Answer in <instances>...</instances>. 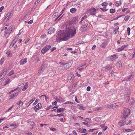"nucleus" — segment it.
<instances>
[{
  "label": "nucleus",
  "mask_w": 135,
  "mask_h": 135,
  "mask_svg": "<svg viewBox=\"0 0 135 135\" xmlns=\"http://www.w3.org/2000/svg\"><path fill=\"white\" fill-rule=\"evenodd\" d=\"M76 33V30L73 27H66L65 29L59 31L56 35V40L58 42L61 41H66L75 36Z\"/></svg>",
  "instance_id": "f257e3e1"
},
{
  "label": "nucleus",
  "mask_w": 135,
  "mask_h": 135,
  "mask_svg": "<svg viewBox=\"0 0 135 135\" xmlns=\"http://www.w3.org/2000/svg\"><path fill=\"white\" fill-rule=\"evenodd\" d=\"M124 118L125 119L129 115L130 113V110L128 108H124L123 112Z\"/></svg>",
  "instance_id": "f03ea898"
},
{
  "label": "nucleus",
  "mask_w": 135,
  "mask_h": 135,
  "mask_svg": "<svg viewBox=\"0 0 135 135\" xmlns=\"http://www.w3.org/2000/svg\"><path fill=\"white\" fill-rule=\"evenodd\" d=\"M97 12L96 10L94 8H91L87 9L86 12L90 15H94Z\"/></svg>",
  "instance_id": "7ed1b4c3"
},
{
  "label": "nucleus",
  "mask_w": 135,
  "mask_h": 135,
  "mask_svg": "<svg viewBox=\"0 0 135 135\" xmlns=\"http://www.w3.org/2000/svg\"><path fill=\"white\" fill-rule=\"evenodd\" d=\"M14 27L13 26H11L9 28L4 31V36H6L8 34V35H9L11 34V31H12L13 28H14Z\"/></svg>",
  "instance_id": "20e7f679"
},
{
  "label": "nucleus",
  "mask_w": 135,
  "mask_h": 135,
  "mask_svg": "<svg viewBox=\"0 0 135 135\" xmlns=\"http://www.w3.org/2000/svg\"><path fill=\"white\" fill-rule=\"evenodd\" d=\"M46 68V66L45 64L43 65L41 67L39 68L38 71V74H41L44 71V70Z\"/></svg>",
  "instance_id": "39448f33"
},
{
  "label": "nucleus",
  "mask_w": 135,
  "mask_h": 135,
  "mask_svg": "<svg viewBox=\"0 0 135 135\" xmlns=\"http://www.w3.org/2000/svg\"><path fill=\"white\" fill-rule=\"evenodd\" d=\"M62 69L65 70L67 69H68L71 66V65L70 64H69V63L65 64L62 63Z\"/></svg>",
  "instance_id": "423d86ee"
},
{
  "label": "nucleus",
  "mask_w": 135,
  "mask_h": 135,
  "mask_svg": "<svg viewBox=\"0 0 135 135\" xmlns=\"http://www.w3.org/2000/svg\"><path fill=\"white\" fill-rule=\"evenodd\" d=\"M133 76L132 75H131L130 76L129 78L126 79L125 80H123L122 81V83L123 84H124L126 85H128V84L129 83L130 79L132 78Z\"/></svg>",
  "instance_id": "0eeeda50"
},
{
  "label": "nucleus",
  "mask_w": 135,
  "mask_h": 135,
  "mask_svg": "<svg viewBox=\"0 0 135 135\" xmlns=\"http://www.w3.org/2000/svg\"><path fill=\"white\" fill-rule=\"evenodd\" d=\"M51 47V46L50 45H46L41 50V52L43 54L45 53Z\"/></svg>",
  "instance_id": "6e6552de"
},
{
  "label": "nucleus",
  "mask_w": 135,
  "mask_h": 135,
  "mask_svg": "<svg viewBox=\"0 0 135 135\" xmlns=\"http://www.w3.org/2000/svg\"><path fill=\"white\" fill-rule=\"evenodd\" d=\"M74 75L72 74H70L68 76V79L69 81L70 82H73V80L74 79Z\"/></svg>",
  "instance_id": "1a4fd4ad"
},
{
  "label": "nucleus",
  "mask_w": 135,
  "mask_h": 135,
  "mask_svg": "<svg viewBox=\"0 0 135 135\" xmlns=\"http://www.w3.org/2000/svg\"><path fill=\"white\" fill-rule=\"evenodd\" d=\"M27 61V59L25 58L22 59L20 61L21 65H23L26 64Z\"/></svg>",
  "instance_id": "9d476101"
},
{
  "label": "nucleus",
  "mask_w": 135,
  "mask_h": 135,
  "mask_svg": "<svg viewBox=\"0 0 135 135\" xmlns=\"http://www.w3.org/2000/svg\"><path fill=\"white\" fill-rule=\"evenodd\" d=\"M42 105L40 103H38V104L34 107V109L35 112H37V111L40 109Z\"/></svg>",
  "instance_id": "9b49d317"
},
{
  "label": "nucleus",
  "mask_w": 135,
  "mask_h": 135,
  "mask_svg": "<svg viewBox=\"0 0 135 135\" xmlns=\"http://www.w3.org/2000/svg\"><path fill=\"white\" fill-rule=\"evenodd\" d=\"M10 79L7 78H5L3 81V85H5L9 83Z\"/></svg>",
  "instance_id": "f8f14e48"
},
{
  "label": "nucleus",
  "mask_w": 135,
  "mask_h": 135,
  "mask_svg": "<svg viewBox=\"0 0 135 135\" xmlns=\"http://www.w3.org/2000/svg\"><path fill=\"white\" fill-rule=\"evenodd\" d=\"M55 31V29L54 28L51 27L48 30V32L49 34H51L54 33Z\"/></svg>",
  "instance_id": "ddd939ff"
},
{
  "label": "nucleus",
  "mask_w": 135,
  "mask_h": 135,
  "mask_svg": "<svg viewBox=\"0 0 135 135\" xmlns=\"http://www.w3.org/2000/svg\"><path fill=\"white\" fill-rule=\"evenodd\" d=\"M118 58V56L117 55H113V56H111L110 57V60L112 61H113Z\"/></svg>",
  "instance_id": "4468645a"
},
{
  "label": "nucleus",
  "mask_w": 135,
  "mask_h": 135,
  "mask_svg": "<svg viewBox=\"0 0 135 135\" xmlns=\"http://www.w3.org/2000/svg\"><path fill=\"white\" fill-rule=\"evenodd\" d=\"M19 124L18 123H13L9 125V127H13L14 128H16L18 127Z\"/></svg>",
  "instance_id": "2eb2a0df"
},
{
  "label": "nucleus",
  "mask_w": 135,
  "mask_h": 135,
  "mask_svg": "<svg viewBox=\"0 0 135 135\" xmlns=\"http://www.w3.org/2000/svg\"><path fill=\"white\" fill-rule=\"evenodd\" d=\"M108 42L106 41H104L102 43L101 46L103 48H104L107 45Z\"/></svg>",
  "instance_id": "dca6fc26"
},
{
  "label": "nucleus",
  "mask_w": 135,
  "mask_h": 135,
  "mask_svg": "<svg viewBox=\"0 0 135 135\" xmlns=\"http://www.w3.org/2000/svg\"><path fill=\"white\" fill-rule=\"evenodd\" d=\"M27 123H28V124L30 125V126H31L29 127L30 128H33L34 127L33 126L34 124L33 122L32 123L31 121H30L29 120H27Z\"/></svg>",
  "instance_id": "f3484780"
},
{
  "label": "nucleus",
  "mask_w": 135,
  "mask_h": 135,
  "mask_svg": "<svg viewBox=\"0 0 135 135\" xmlns=\"http://www.w3.org/2000/svg\"><path fill=\"white\" fill-rule=\"evenodd\" d=\"M18 94V92H17L16 93H15L14 94H11L9 96L10 97V98H12L16 96Z\"/></svg>",
  "instance_id": "a211bd4d"
},
{
  "label": "nucleus",
  "mask_w": 135,
  "mask_h": 135,
  "mask_svg": "<svg viewBox=\"0 0 135 135\" xmlns=\"http://www.w3.org/2000/svg\"><path fill=\"white\" fill-rule=\"evenodd\" d=\"M124 99V100L126 102H128L130 99L129 95H125Z\"/></svg>",
  "instance_id": "6ab92c4d"
},
{
  "label": "nucleus",
  "mask_w": 135,
  "mask_h": 135,
  "mask_svg": "<svg viewBox=\"0 0 135 135\" xmlns=\"http://www.w3.org/2000/svg\"><path fill=\"white\" fill-rule=\"evenodd\" d=\"M12 15V13L11 12H9L7 14L6 16V18L7 19H8L9 18L11 17V16Z\"/></svg>",
  "instance_id": "aec40b11"
},
{
  "label": "nucleus",
  "mask_w": 135,
  "mask_h": 135,
  "mask_svg": "<svg viewBox=\"0 0 135 135\" xmlns=\"http://www.w3.org/2000/svg\"><path fill=\"white\" fill-rule=\"evenodd\" d=\"M125 124H126V122L125 121H123V120L120 121L118 122V124L120 126H123Z\"/></svg>",
  "instance_id": "412c9836"
},
{
  "label": "nucleus",
  "mask_w": 135,
  "mask_h": 135,
  "mask_svg": "<svg viewBox=\"0 0 135 135\" xmlns=\"http://www.w3.org/2000/svg\"><path fill=\"white\" fill-rule=\"evenodd\" d=\"M126 93H127L126 95H129L131 93L130 90L128 88H126Z\"/></svg>",
  "instance_id": "4be33fe9"
},
{
  "label": "nucleus",
  "mask_w": 135,
  "mask_h": 135,
  "mask_svg": "<svg viewBox=\"0 0 135 135\" xmlns=\"http://www.w3.org/2000/svg\"><path fill=\"white\" fill-rule=\"evenodd\" d=\"M65 109V108H60L59 109H57L56 110V112L59 113L60 112H63L64 111V110Z\"/></svg>",
  "instance_id": "5701e85b"
},
{
  "label": "nucleus",
  "mask_w": 135,
  "mask_h": 135,
  "mask_svg": "<svg viewBox=\"0 0 135 135\" xmlns=\"http://www.w3.org/2000/svg\"><path fill=\"white\" fill-rule=\"evenodd\" d=\"M79 131L81 133H85L86 132V130L85 129H81L80 128Z\"/></svg>",
  "instance_id": "b1692460"
},
{
  "label": "nucleus",
  "mask_w": 135,
  "mask_h": 135,
  "mask_svg": "<svg viewBox=\"0 0 135 135\" xmlns=\"http://www.w3.org/2000/svg\"><path fill=\"white\" fill-rule=\"evenodd\" d=\"M102 6L104 8H106V6L108 5V3L107 2H103L102 4Z\"/></svg>",
  "instance_id": "393cba45"
},
{
  "label": "nucleus",
  "mask_w": 135,
  "mask_h": 135,
  "mask_svg": "<svg viewBox=\"0 0 135 135\" xmlns=\"http://www.w3.org/2000/svg\"><path fill=\"white\" fill-rule=\"evenodd\" d=\"M14 73V71L12 70L10 71L7 74L8 76H9L12 75Z\"/></svg>",
  "instance_id": "a878e982"
},
{
  "label": "nucleus",
  "mask_w": 135,
  "mask_h": 135,
  "mask_svg": "<svg viewBox=\"0 0 135 135\" xmlns=\"http://www.w3.org/2000/svg\"><path fill=\"white\" fill-rule=\"evenodd\" d=\"M102 109H103V108L101 107H98L97 108H95V111H98L99 110H101Z\"/></svg>",
  "instance_id": "bb28decb"
},
{
  "label": "nucleus",
  "mask_w": 135,
  "mask_h": 135,
  "mask_svg": "<svg viewBox=\"0 0 135 135\" xmlns=\"http://www.w3.org/2000/svg\"><path fill=\"white\" fill-rule=\"evenodd\" d=\"M76 9L75 8H72L70 9V12L71 13H74L75 12Z\"/></svg>",
  "instance_id": "cd10ccee"
},
{
  "label": "nucleus",
  "mask_w": 135,
  "mask_h": 135,
  "mask_svg": "<svg viewBox=\"0 0 135 135\" xmlns=\"http://www.w3.org/2000/svg\"><path fill=\"white\" fill-rule=\"evenodd\" d=\"M87 18L86 16H84V17H83L81 19V20L79 22V23H81L82 22V21L83 20Z\"/></svg>",
  "instance_id": "c85d7f7f"
},
{
  "label": "nucleus",
  "mask_w": 135,
  "mask_h": 135,
  "mask_svg": "<svg viewBox=\"0 0 135 135\" xmlns=\"http://www.w3.org/2000/svg\"><path fill=\"white\" fill-rule=\"evenodd\" d=\"M115 12V10L114 9H110V13H113Z\"/></svg>",
  "instance_id": "c756f323"
},
{
  "label": "nucleus",
  "mask_w": 135,
  "mask_h": 135,
  "mask_svg": "<svg viewBox=\"0 0 135 135\" xmlns=\"http://www.w3.org/2000/svg\"><path fill=\"white\" fill-rule=\"evenodd\" d=\"M91 120L89 118H86L84 120V121L87 122L89 123L91 121Z\"/></svg>",
  "instance_id": "7c9ffc66"
},
{
  "label": "nucleus",
  "mask_w": 135,
  "mask_h": 135,
  "mask_svg": "<svg viewBox=\"0 0 135 135\" xmlns=\"http://www.w3.org/2000/svg\"><path fill=\"white\" fill-rule=\"evenodd\" d=\"M46 35L45 34H44L41 35V38L42 39H44L46 37Z\"/></svg>",
  "instance_id": "2f4dec72"
},
{
  "label": "nucleus",
  "mask_w": 135,
  "mask_h": 135,
  "mask_svg": "<svg viewBox=\"0 0 135 135\" xmlns=\"http://www.w3.org/2000/svg\"><path fill=\"white\" fill-rule=\"evenodd\" d=\"M105 68L108 70H110L111 69V68L110 66L109 65H108L105 66Z\"/></svg>",
  "instance_id": "473e14b6"
},
{
  "label": "nucleus",
  "mask_w": 135,
  "mask_h": 135,
  "mask_svg": "<svg viewBox=\"0 0 135 135\" xmlns=\"http://www.w3.org/2000/svg\"><path fill=\"white\" fill-rule=\"evenodd\" d=\"M130 18V16H126L124 18V20L126 21H127Z\"/></svg>",
  "instance_id": "72a5a7b5"
},
{
  "label": "nucleus",
  "mask_w": 135,
  "mask_h": 135,
  "mask_svg": "<svg viewBox=\"0 0 135 135\" xmlns=\"http://www.w3.org/2000/svg\"><path fill=\"white\" fill-rule=\"evenodd\" d=\"M125 48L123 46H122L120 48H119L118 49V51H122Z\"/></svg>",
  "instance_id": "f704fd0d"
},
{
  "label": "nucleus",
  "mask_w": 135,
  "mask_h": 135,
  "mask_svg": "<svg viewBox=\"0 0 135 135\" xmlns=\"http://www.w3.org/2000/svg\"><path fill=\"white\" fill-rule=\"evenodd\" d=\"M107 107V108L109 109L113 108L112 104L110 105H108Z\"/></svg>",
  "instance_id": "c9c22d12"
},
{
  "label": "nucleus",
  "mask_w": 135,
  "mask_h": 135,
  "mask_svg": "<svg viewBox=\"0 0 135 135\" xmlns=\"http://www.w3.org/2000/svg\"><path fill=\"white\" fill-rule=\"evenodd\" d=\"M127 31L128 32V35H130V28L129 27H128L127 28Z\"/></svg>",
  "instance_id": "e433bc0d"
},
{
  "label": "nucleus",
  "mask_w": 135,
  "mask_h": 135,
  "mask_svg": "<svg viewBox=\"0 0 135 135\" xmlns=\"http://www.w3.org/2000/svg\"><path fill=\"white\" fill-rule=\"evenodd\" d=\"M16 42V41L13 40L12 42V43H11L10 47H11V46H12V47L15 44V43Z\"/></svg>",
  "instance_id": "4c0bfd02"
},
{
  "label": "nucleus",
  "mask_w": 135,
  "mask_h": 135,
  "mask_svg": "<svg viewBox=\"0 0 135 135\" xmlns=\"http://www.w3.org/2000/svg\"><path fill=\"white\" fill-rule=\"evenodd\" d=\"M11 52L9 50H7L6 52V54L8 55V57H9L10 56V54Z\"/></svg>",
  "instance_id": "58836bf2"
},
{
  "label": "nucleus",
  "mask_w": 135,
  "mask_h": 135,
  "mask_svg": "<svg viewBox=\"0 0 135 135\" xmlns=\"http://www.w3.org/2000/svg\"><path fill=\"white\" fill-rule=\"evenodd\" d=\"M87 27L88 28V26L85 25H83L81 26V28H85V27Z\"/></svg>",
  "instance_id": "ea45409f"
},
{
  "label": "nucleus",
  "mask_w": 135,
  "mask_h": 135,
  "mask_svg": "<svg viewBox=\"0 0 135 135\" xmlns=\"http://www.w3.org/2000/svg\"><path fill=\"white\" fill-rule=\"evenodd\" d=\"M39 61V59L38 57H36L35 60V61L36 62H37L38 61Z\"/></svg>",
  "instance_id": "a19ab883"
},
{
  "label": "nucleus",
  "mask_w": 135,
  "mask_h": 135,
  "mask_svg": "<svg viewBox=\"0 0 135 135\" xmlns=\"http://www.w3.org/2000/svg\"><path fill=\"white\" fill-rule=\"evenodd\" d=\"M4 77V75H3V74L1 73L0 74V80L1 79H2V78H3Z\"/></svg>",
  "instance_id": "79ce46f5"
},
{
  "label": "nucleus",
  "mask_w": 135,
  "mask_h": 135,
  "mask_svg": "<svg viewBox=\"0 0 135 135\" xmlns=\"http://www.w3.org/2000/svg\"><path fill=\"white\" fill-rule=\"evenodd\" d=\"M27 88V86H24L22 90L23 91L25 90Z\"/></svg>",
  "instance_id": "37998d69"
},
{
  "label": "nucleus",
  "mask_w": 135,
  "mask_h": 135,
  "mask_svg": "<svg viewBox=\"0 0 135 135\" xmlns=\"http://www.w3.org/2000/svg\"><path fill=\"white\" fill-rule=\"evenodd\" d=\"M100 9L103 12H106L108 10V9H104V8H100Z\"/></svg>",
  "instance_id": "c03bdc74"
},
{
  "label": "nucleus",
  "mask_w": 135,
  "mask_h": 135,
  "mask_svg": "<svg viewBox=\"0 0 135 135\" xmlns=\"http://www.w3.org/2000/svg\"><path fill=\"white\" fill-rule=\"evenodd\" d=\"M4 59L3 58H2L1 60L0 63L1 64H3V63L4 62Z\"/></svg>",
  "instance_id": "a18cd8bd"
},
{
  "label": "nucleus",
  "mask_w": 135,
  "mask_h": 135,
  "mask_svg": "<svg viewBox=\"0 0 135 135\" xmlns=\"http://www.w3.org/2000/svg\"><path fill=\"white\" fill-rule=\"evenodd\" d=\"M56 49V47H54L52 48L51 49H50L51 51V52H52L54 50Z\"/></svg>",
  "instance_id": "49530a36"
},
{
  "label": "nucleus",
  "mask_w": 135,
  "mask_h": 135,
  "mask_svg": "<svg viewBox=\"0 0 135 135\" xmlns=\"http://www.w3.org/2000/svg\"><path fill=\"white\" fill-rule=\"evenodd\" d=\"M105 123H104L100 125V126L101 128H103L105 126Z\"/></svg>",
  "instance_id": "de8ad7c7"
},
{
  "label": "nucleus",
  "mask_w": 135,
  "mask_h": 135,
  "mask_svg": "<svg viewBox=\"0 0 135 135\" xmlns=\"http://www.w3.org/2000/svg\"><path fill=\"white\" fill-rule=\"evenodd\" d=\"M77 84L76 83L74 84L73 85V88L75 89V87L76 86Z\"/></svg>",
  "instance_id": "09e8293b"
},
{
  "label": "nucleus",
  "mask_w": 135,
  "mask_h": 135,
  "mask_svg": "<svg viewBox=\"0 0 135 135\" xmlns=\"http://www.w3.org/2000/svg\"><path fill=\"white\" fill-rule=\"evenodd\" d=\"M90 87L89 86H88L87 87V89H86V90L87 91H89L90 90Z\"/></svg>",
  "instance_id": "8fccbe9b"
},
{
  "label": "nucleus",
  "mask_w": 135,
  "mask_h": 135,
  "mask_svg": "<svg viewBox=\"0 0 135 135\" xmlns=\"http://www.w3.org/2000/svg\"><path fill=\"white\" fill-rule=\"evenodd\" d=\"M104 128H103L102 129V131H105L107 129V127L106 126H105L104 127Z\"/></svg>",
  "instance_id": "3c124183"
},
{
  "label": "nucleus",
  "mask_w": 135,
  "mask_h": 135,
  "mask_svg": "<svg viewBox=\"0 0 135 135\" xmlns=\"http://www.w3.org/2000/svg\"><path fill=\"white\" fill-rule=\"evenodd\" d=\"M33 22V20H30L28 22V23L29 24H31Z\"/></svg>",
  "instance_id": "603ef678"
},
{
  "label": "nucleus",
  "mask_w": 135,
  "mask_h": 135,
  "mask_svg": "<svg viewBox=\"0 0 135 135\" xmlns=\"http://www.w3.org/2000/svg\"><path fill=\"white\" fill-rule=\"evenodd\" d=\"M39 100V99H37L36 100L35 102H34V105L36 104L38 102Z\"/></svg>",
  "instance_id": "864d4df0"
},
{
  "label": "nucleus",
  "mask_w": 135,
  "mask_h": 135,
  "mask_svg": "<svg viewBox=\"0 0 135 135\" xmlns=\"http://www.w3.org/2000/svg\"><path fill=\"white\" fill-rule=\"evenodd\" d=\"M58 14V12H56L54 13L53 15V17H55L56 15H57Z\"/></svg>",
  "instance_id": "5fc2aeb1"
},
{
  "label": "nucleus",
  "mask_w": 135,
  "mask_h": 135,
  "mask_svg": "<svg viewBox=\"0 0 135 135\" xmlns=\"http://www.w3.org/2000/svg\"><path fill=\"white\" fill-rule=\"evenodd\" d=\"M7 119V118L6 117H4L3 118L0 119V121H1L2 120H6Z\"/></svg>",
  "instance_id": "6e6d98bb"
},
{
  "label": "nucleus",
  "mask_w": 135,
  "mask_h": 135,
  "mask_svg": "<svg viewBox=\"0 0 135 135\" xmlns=\"http://www.w3.org/2000/svg\"><path fill=\"white\" fill-rule=\"evenodd\" d=\"M112 105L113 106V108H116L118 106V105L116 104H112Z\"/></svg>",
  "instance_id": "4d7b16f0"
},
{
  "label": "nucleus",
  "mask_w": 135,
  "mask_h": 135,
  "mask_svg": "<svg viewBox=\"0 0 135 135\" xmlns=\"http://www.w3.org/2000/svg\"><path fill=\"white\" fill-rule=\"evenodd\" d=\"M18 88V87H17V88H16V89H14V90H12L11 91H10V94H11V93H12V92H14L15 91H16V90H17V88Z\"/></svg>",
  "instance_id": "13d9d810"
},
{
  "label": "nucleus",
  "mask_w": 135,
  "mask_h": 135,
  "mask_svg": "<svg viewBox=\"0 0 135 135\" xmlns=\"http://www.w3.org/2000/svg\"><path fill=\"white\" fill-rule=\"evenodd\" d=\"M73 133L74 134H75V135H77V133L75 131V130H73Z\"/></svg>",
  "instance_id": "bf43d9fd"
},
{
  "label": "nucleus",
  "mask_w": 135,
  "mask_h": 135,
  "mask_svg": "<svg viewBox=\"0 0 135 135\" xmlns=\"http://www.w3.org/2000/svg\"><path fill=\"white\" fill-rule=\"evenodd\" d=\"M121 4V3H117L115 4L116 6H117L118 7L120 6Z\"/></svg>",
  "instance_id": "052dcab7"
},
{
  "label": "nucleus",
  "mask_w": 135,
  "mask_h": 135,
  "mask_svg": "<svg viewBox=\"0 0 135 135\" xmlns=\"http://www.w3.org/2000/svg\"><path fill=\"white\" fill-rule=\"evenodd\" d=\"M127 9V8H125L122 10V11L123 12H124Z\"/></svg>",
  "instance_id": "680f3d73"
},
{
  "label": "nucleus",
  "mask_w": 135,
  "mask_h": 135,
  "mask_svg": "<svg viewBox=\"0 0 135 135\" xmlns=\"http://www.w3.org/2000/svg\"><path fill=\"white\" fill-rule=\"evenodd\" d=\"M33 99H32L29 102L28 104L29 105H30V104L33 102Z\"/></svg>",
  "instance_id": "e2e57ef3"
},
{
  "label": "nucleus",
  "mask_w": 135,
  "mask_h": 135,
  "mask_svg": "<svg viewBox=\"0 0 135 135\" xmlns=\"http://www.w3.org/2000/svg\"><path fill=\"white\" fill-rule=\"evenodd\" d=\"M117 32H118L117 31L114 30L113 31V33L115 34H116L117 33Z\"/></svg>",
  "instance_id": "0e129e2a"
},
{
  "label": "nucleus",
  "mask_w": 135,
  "mask_h": 135,
  "mask_svg": "<svg viewBox=\"0 0 135 135\" xmlns=\"http://www.w3.org/2000/svg\"><path fill=\"white\" fill-rule=\"evenodd\" d=\"M4 7L2 6L0 8V12H1L2 11V10L4 9Z\"/></svg>",
  "instance_id": "69168bd1"
},
{
  "label": "nucleus",
  "mask_w": 135,
  "mask_h": 135,
  "mask_svg": "<svg viewBox=\"0 0 135 135\" xmlns=\"http://www.w3.org/2000/svg\"><path fill=\"white\" fill-rule=\"evenodd\" d=\"M59 100H61L62 102H64V101L63 99L61 97H60L59 99Z\"/></svg>",
  "instance_id": "338daca9"
},
{
  "label": "nucleus",
  "mask_w": 135,
  "mask_h": 135,
  "mask_svg": "<svg viewBox=\"0 0 135 135\" xmlns=\"http://www.w3.org/2000/svg\"><path fill=\"white\" fill-rule=\"evenodd\" d=\"M57 102L56 101L52 103V104L53 105H55L57 104Z\"/></svg>",
  "instance_id": "774afa93"
}]
</instances>
